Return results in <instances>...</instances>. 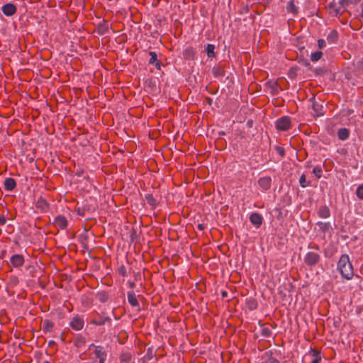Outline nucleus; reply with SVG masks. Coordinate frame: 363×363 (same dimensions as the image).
<instances>
[{"label": "nucleus", "mask_w": 363, "mask_h": 363, "mask_svg": "<svg viewBox=\"0 0 363 363\" xmlns=\"http://www.w3.org/2000/svg\"><path fill=\"white\" fill-rule=\"evenodd\" d=\"M320 259V256L315 252H308L304 257V262L308 266L315 265Z\"/></svg>", "instance_id": "obj_3"}, {"label": "nucleus", "mask_w": 363, "mask_h": 363, "mask_svg": "<svg viewBox=\"0 0 363 363\" xmlns=\"http://www.w3.org/2000/svg\"><path fill=\"white\" fill-rule=\"evenodd\" d=\"M222 295H223V296H225L227 295V292L223 291V292L222 293Z\"/></svg>", "instance_id": "obj_42"}, {"label": "nucleus", "mask_w": 363, "mask_h": 363, "mask_svg": "<svg viewBox=\"0 0 363 363\" xmlns=\"http://www.w3.org/2000/svg\"><path fill=\"white\" fill-rule=\"evenodd\" d=\"M111 319L109 317H104L100 320H93L91 323L96 325H102L106 323H111Z\"/></svg>", "instance_id": "obj_23"}, {"label": "nucleus", "mask_w": 363, "mask_h": 363, "mask_svg": "<svg viewBox=\"0 0 363 363\" xmlns=\"http://www.w3.org/2000/svg\"><path fill=\"white\" fill-rule=\"evenodd\" d=\"M356 194L359 199L363 200V184L357 188Z\"/></svg>", "instance_id": "obj_28"}, {"label": "nucleus", "mask_w": 363, "mask_h": 363, "mask_svg": "<svg viewBox=\"0 0 363 363\" xmlns=\"http://www.w3.org/2000/svg\"><path fill=\"white\" fill-rule=\"evenodd\" d=\"M310 247L312 248V249H315L316 250H320V248H319V247L318 245H315L313 247Z\"/></svg>", "instance_id": "obj_39"}, {"label": "nucleus", "mask_w": 363, "mask_h": 363, "mask_svg": "<svg viewBox=\"0 0 363 363\" xmlns=\"http://www.w3.org/2000/svg\"><path fill=\"white\" fill-rule=\"evenodd\" d=\"M108 30V26L106 23H100L97 27L98 34L103 35H105Z\"/></svg>", "instance_id": "obj_19"}, {"label": "nucleus", "mask_w": 363, "mask_h": 363, "mask_svg": "<svg viewBox=\"0 0 363 363\" xmlns=\"http://www.w3.org/2000/svg\"><path fill=\"white\" fill-rule=\"evenodd\" d=\"M318 48L320 49L324 48L326 45L325 40L323 39H319L318 40Z\"/></svg>", "instance_id": "obj_33"}, {"label": "nucleus", "mask_w": 363, "mask_h": 363, "mask_svg": "<svg viewBox=\"0 0 363 363\" xmlns=\"http://www.w3.org/2000/svg\"><path fill=\"white\" fill-rule=\"evenodd\" d=\"M212 72L216 77H221L224 76V70L221 67H214L212 69Z\"/></svg>", "instance_id": "obj_20"}, {"label": "nucleus", "mask_w": 363, "mask_h": 363, "mask_svg": "<svg viewBox=\"0 0 363 363\" xmlns=\"http://www.w3.org/2000/svg\"><path fill=\"white\" fill-rule=\"evenodd\" d=\"M291 125V120L288 116H282L276 121V128L279 130H287Z\"/></svg>", "instance_id": "obj_4"}, {"label": "nucleus", "mask_w": 363, "mask_h": 363, "mask_svg": "<svg viewBox=\"0 0 363 363\" xmlns=\"http://www.w3.org/2000/svg\"><path fill=\"white\" fill-rule=\"evenodd\" d=\"M271 182L272 179L269 177H264L259 179L258 184L263 191H266L271 187Z\"/></svg>", "instance_id": "obj_9"}, {"label": "nucleus", "mask_w": 363, "mask_h": 363, "mask_svg": "<svg viewBox=\"0 0 363 363\" xmlns=\"http://www.w3.org/2000/svg\"><path fill=\"white\" fill-rule=\"evenodd\" d=\"M277 152L281 155V156H284V150L281 147H277Z\"/></svg>", "instance_id": "obj_35"}, {"label": "nucleus", "mask_w": 363, "mask_h": 363, "mask_svg": "<svg viewBox=\"0 0 363 363\" xmlns=\"http://www.w3.org/2000/svg\"><path fill=\"white\" fill-rule=\"evenodd\" d=\"M145 199H146V201L147 202L151 205V206H155L156 204V200L154 199V197L152 196V195H146L145 196Z\"/></svg>", "instance_id": "obj_29"}, {"label": "nucleus", "mask_w": 363, "mask_h": 363, "mask_svg": "<svg viewBox=\"0 0 363 363\" xmlns=\"http://www.w3.org/2000/svg\"><path fill=\"white\" fill-rule=\"evenodd\" d=\"M299 184L301 185V187L303 188H305L308 186L310 185V182H306V175L304 174H303L300 178H299Z\"/></svg>", "instance_id": "obj_26"}, {"label": "nucleus", "mask_w": 363, "mask_h": 363, "mask_svg": "<svg viewBox=\"0 0 363 363\" xmlns=\"http://www.w3.org/2000/svg\"><path fill=\"white\" fill-rule=\"evenodd\" d=\"M313 173L319 179L321 177L322 170L320 167H315L313 169Z\"/></svg>", "instance_id": "obj_30"}, {"label": "nucleus", "mask_w": 363, "mask_h": 363, "mask_svg": "<svg viewBox=\"0 0 363 363\" xmlns=\"http://www.w3.org/2000/svg\"><path fill=\"white\" fill-rule=\"evenodd\" d=\"M6 219L4 216H0V225L6 223Z\"/></svg>", "instance_id": "obj_36"}, {"label": "nucleus", "mask_w": 363, "mask_h": 363, "mask_svg": "<svg viewBox=\"0 0 363 363\" xmlns=\"http://www.w3.org/2000/svg\"><path fill=\"white\" fill-rule=\"evenodd\" d=\"M54 343H55V342H54V341H52V340H51V341H50L49 345H53Z\"/></svg>", "instance_id": "obj_43"}, {"label": "nucleus", "mask_w": 363, "mask_h": 363, "mask_svg": "<svg viewBox=\"0 0 363 363\" xmlns=\"http://www.w3.org/2000/svg\"><path fill=\"white\" fill-rule=\"evenodd\" d=\"M215 45L213 44H207L206 51L208 57H213L215 56Z\"/></svg>", "instance_id": "obj_22"}, {"label": "nucleus", "mask_w": 363, "mask_h": 363, "mask_svg": "<svg viewBox=\"0 0 363 363\" xmlns=\"http://www.w3.org/2000/svg\"><path fill=\"white\" fill-rule=\"evenodd\" d=\"M312 353L313 356L314 357V359L311 362V363H319L320 359L319 354L315 350H312Z\"/></svg>", "instance_id": "obj_31"}, {"label": "nucleus", "mask_w": 363, "mask_h": 363, "mask_svg": "<svg viewBox=\"0 0 363 363\" xmlns=\"http://www.w3.org/2000/svg\"><path fill=\"white\" fill-rule=\"evenodd\" d=\"M149 55L150 56V58L149 60V63L154 64L155 62H157V60H158L157 53L155 52H150L149 53Z\"/></svg>", "instance_id": "obj_27"}, {"label": "nucleus", "mask_w": 363, "mask_h": 363, "mask_svg": "<svg viewBox=\"0 0 363 363\" xmlns=\"http://www.w3.org/2000/svg\"><path fill=\"white\" fill-rule=\"evenodd\" d=\"M198 228H199V229H200V230H203V225H202V224H199Z\"/></svg>", "instance_id": "obj_40"}, {"label": "nucleus", "mask_w": 363, "mask_h": 363, "mask_svg": "<svg viewBox=\"0 0 363 363\" xmlns=\"http://www.w3.org/2000/svg\"><path fill=\"white\" fill-rule=\"evenodd\" d=\"M344 4L345 0H339L338 1L333 0L328 4L327 7L330 9L331 13L337 16L340 13V10Z\"/></svg>", "instance_id": "obj_2"}, {"label": "nucleus", "mask_w": 363, "mask_h": 363, "mask_svg": "<svg viewBox=\"0 0 363 363\" xmlns=\"http://www.w3.org/2000/svg\"><path fill=\"white\" fill-rule=\"evenodd\" d=\"M337 269L345 279L350 280L353 277V267L347 255L345 254L340 257L337 262Z\"/></svg>", "instance_id": "obj_1"}, {"label": "nucleus", "mask_w": 363, "mask_h": 363, "mask_svg": "<svg viewBox=\"0 0 363 363\" xmlns=\"http://www.w3.org/2000/svg\"><path fill=\"white\" fill-rule=\"evenodd\" d=\"M84 322L83 318L79 315L74 316L69 323V325L75 330H80L83 328Z\"/></svg>", "instance_id": "obj_5"}, {"label": "nucleus", "mask_w": 363, "mask_h": 363, "mask_svg": "<svg viewBox=\"0 0 363 363\" xmlns=\"http://www.w3.org/2000/svg\"><path fill=\"white\" fill-rule=\"evenodd\" d=\"M250 221L257 228H259L262 224L263 218L258 213H252L250 216Z\"/></svg>", "instance_id": "obj_6"}, {"label": "nucleus", "mask_w": 363, "mask_h": 363, "mask_svg": "<svg viewBox=\"0 0 363 363\" xmlns=\"http://www.w3.org/2000/svg\"><path fill=\"white\" fill-rule=\"evenodd\" d=\"M11 263L15 267H19L24 263V258L21 255H14L11 257Z\"/></svg>", "instance_id": "obj_10"}, {"label": "nucleus", "mask_w": 363, "mask_h": 363, "mask_svg": "<svg viewBox=\"0 0 363 363\" xmlns=\"http://www.w3.org/2000/svg\"><path fill=\"white\" fill-rule=\"evenodd\" d=\"M267 363H279V362L274 358H271Z\"/></svg>", "instance_id": "obj_37"}, {"label": "nucleus", "mask_w": 363, "mask_h": 363, "mask_svg": "<svg viewBox=\"0 0 363 363\" xmlns=\"http://www.w3.org/2000/svg\"><path fill=\"white\" fill-rule=\"evenodd\" d=\"M286 9H287V11L289 12H291L293 14H296L298 13V7H296L293 1H290L288 4H287V6H286Z\"/></svg>", "instance_id": "obj_24"}, {"label": "nucleus", "mask_w": 363, "mask_h": 363, "mask_svg": "<svg viewBox=\"0 0 363 363\" xmlns=\"http://www.w3.org/2000/svg\"><path fill=\"white\" fill-rule=\"evenodd\" d=\"M271 330L268 328H263L262 334L265 337H269L271 335Z\"/></svg>", "instance_id": "obj_32"}, {"label": "nucleus", "mask_w": 363, "mask_h": 363, "mask_svg": "<svg viewBox=\"0 0 363 363\" xmlns=\"http://www.w3.org/2000/svg\"><path fill=\"white\" fill-rule=\"evenodd\" d=\"M318 215L323 218H327L330 217V211L326 206H323L319 208Z\"/></svg>", "instance_id": "obj_14"}, {"label": "nucleus", "mask_w": 363, "mask_h": 363, "mask_svg": "<svg viewBox=\"0 0 363 363\" xmlns=\"http://www.w3.org/2000/svg\"><path fill=\"white\" fill-rule=\"evenodd\" d=\"M128 303L132 306H138V301L137 300V298L133 292H128Z\"/></svg>", "instance_id": "obj_16"}, {"label": "nucleus", "mask_w": 363, "mask_h": 363, "mask_svg": "<svg viewBox=\"0 0 363 363\" xmlns=\"http://www.w3.org/2000/svg\"><path fill=\"white\" fill-rule=\"evenodd\" d=\"M330 37L334 38V35H331V34H330L328 35V38H330Z\"/></svg>", "instance_id": "obj_44"}, {"label": "nucleus", "mask_w": 363, "mask_h": 363, "mask_svg": "<svg viewBox=\"0 0 363 363\" xmlns=\"http://www.w3.org/2000/svg\"><path fill=\"white\" fill-rule=\"evenodd\" d=\"M340 140H345L349 137V130L347 128H340L337 132Z\"/></svg>", "instance_id": "obj_18"}, {"label": "nucleus", "mask_w": 363, "mask_h": 363, "mask_svg": "<svg viewBox=\"0 0 363 363\" xmlns=\"http://www.w3.org/2000/svg\"><path fill=\"white\" fill-rule=\"evenodd\" d=\"M54 224L61 229H65L67 225V221L65 216H57L54 220Z\"/></svg>", "instance_id": "obj_11"}, {"label": "nucleus", "mask_w": 363, "mask_h": 363, "mask_svg": "<svg viewBox=\"0 0 363 363\" xmlns=\"http://www.w3.org/2000/svg\"><path fill=\"white\" fill-rule=\"evenodd\" d=\"M43 363H50V362L46 361V362H44Z\"/></svg>", "instance_id": "obj_45"}, {"label": "nucleus", "mask_w": 363, "mask_h": 363, "mask_svg": "<svg viewBox=\"0 0 363 363\" xmlns=\"http://www.w3.org/2000/svg\"><path fill=\"white\" fill-rule=\"evenodd\" d=\"M36 207L42 211H46L48 209V203L45 199L40 197L36 202Z\"/></svg>", "instance_id": "obj_12"}, {"label": "nucleus", "mask_w": 363, "mask_h": 363, "mask_svg": "<svg viewBox=\"0 0 363 363\" xmlns=\"http://www.w3.org/2000/svg\"><path fill=\"white\" fill-rule=\"evenodd\" d=\"M2 12L7 16H11L16 12V7L14 4L8 3L1 8Z\"/></svg>", "instance_id": "obj_7"}, {"label": "nucleus", "mask_w": 363, "mask_h": 363, "mask_svg": "<svg viewBox=\"0 0 363 363\" xmlns=\"http://www.w3.org/2000/svg\"><path fill=\"white\" fill-rule=\"evenodd\" d=\"M107 299H108V297H107V296H106V294H101V295L99 296V301H100L101 302L104 303V302H106V301H107Z\"/></svg>", "instance_id": "obj_34"}, {"label": "nucleus", "mask_w": 363, "mask_h": 363, "mask_svg": "<svg viewBox=\"0 0 363 363\" xmlns=\"http://www.w3.org/2000/svg\"><path fill=\"white\" fill-rule=\"evenodd\" d=\"M95 356L99 359V363H104L106 358V352L101 346H95Z\"/></svg>", "instance_id": "obj_8"}, {"label": "nucleus", "mask_w": 363, "mask_h": 363, "mask_svg": "<svg viewBox=\"0 0 363 363\" xmlns=\"http://www.w3.org/2000/svg\"><path fill=\"white\" fill-rule=\"evenodd\" d=\"M323 55V52L321 51H316L311 54V60L312 62H315L318 61Z\"/></svg>", "instance_id": "obj_25"}, {"label": "nucleus", "mask_w": 363, "mask_h": 363, "mask_svg": "<svg viewBox=\"0 0 363 363\" xmlns=\"http://www.w3.org/2000/svg\"><path fill=\"white\" fill-rule=\"evenodd\" d=\"M16 186V182L13 178H6L4 181V188L7 191H12Z\"/></svg>", "instance_id": "obj_13"}, {"label": "nucleus", "mask_w": 363, "mask_h": 363, "mask_svg": "<svg viewBox=\"0 0 363 363\" xmlns=\"http://www.w3.org/2000/svg\"><path fill=\"white\" fill-rule=\"evenodd\" d=\"M153 65H155L156 68L160 69V63L158 60H157V62H155Z\"/></svg>", "instance_id": "obj_38"}, {"label": "nucleus", "mask_w": 363, "mask_h": 363, "mask_svg": "<svg viewBox=\"0 0 363 363\" xmlns=\"http://www.w3.org/2000/svg\"><path fill=\"white\" fill-rule=\"evenodd\" d=\"M323 106L317 102H313L312 104V108L316 116H322L323 114Z\"/></svg>", "instance_id": "obj_17"}, {"label": "nucleus", "mask_w": 363, "mask_h": 363, "mask_svg": "<svg viewBox=\"0 0 363 363\" xmlns=\"http://www.w3.org/2000/svg\"><path fill=\"white\" fill-rule=\"evenodd\" d=\"M336 35H337V33L334 30L331 33V35H334V37H336Z\"/></svg>", "instance_id": "obj_41"}, {"label": "nucleus", "mask_w": 363, "mask_h": 363, "mask_svg": "<svg viewBox=\"0 0 363 363\" xmlns=\"http://www.w3.org/2000/svg\"><path fill=\"white\" fill-rule=\"evenodd\" d=\"M317 225L323 232L325 233L332 230L331 224L329 222H318Z\"/></svg>", "instance_id": "obj_15"}, {"label": "nucleus", "mask_w": 363, "mask_h": 363, "mask_svg": "<svg viewBox=\"0 0 363 363\" xmlns=\"http://www.w3.org/2000/svg\"><path fill=\"white\" fill-rule=\"evenodd\" d=\"M54 326V324L50 320H45L43 325V330L44 332H50Z\"/></svg>", "instance_id": "obj_21"}]
</instances>
